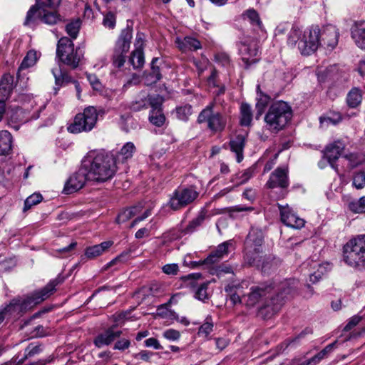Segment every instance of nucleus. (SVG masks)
I'll return each instance as SVG.
<instances>
[{"label": "nucleus", "mask_w": 365, "mask_h": 365, "mask_svg": "<svg viewBox=\"0 0 365 365\" xmlns=\"http://www.w3.org/2000/svg\"><path fill=\"white\" fill-rule=\"evenodd\" d=\"M296 282L294 279L281 282L277 289L264 284L252 287L247 296V305L253 307L261 304L262 309H267L272 314L278 312L285 298L294 291Z\"/></svg>", "instance_id": "f257e3e1"}, {"label": "nucleus", "mask_w": 365, "mask_h": 365, "mask_svg": "<svg viewBox=\"0 0 365 365\" xmlns=\"http://www.w3.org/2000/svg\"><path fill=\"white\" fill-rule=\"evenodd\" d=\"M82 163L93 182H106L114 176L117 170L114 155L103 151H90L83 158Z\"/></svg>", "instance_id": "f03ea898"}, {"label": "nucleus", "mask_w": 365, "mask_h": 365, "mask_svg": "<svg viewBox=\"0 0 365 365\" xmlns=\"http://www.w3.org/2000/svg\"><path fill=\"white\" fill-rule=\"evenodd\" d=\"M61 282L58 278L51 280L46 286L39 291L34 292L26 299L16 298L4 309L0 310V324L6 316L15 312H23L35 304H39L49 297L56 289V287Z\"/></svg>", "instance_id": "7ed1b4c3"}, {"label": "nucleus", "mask_w": 365, "mask_h": 365, "mask_svg": "<svg viewBox=\"0 0 365 365\" xmlns=\"http://www.w3.org/2000/svg\"><path fill=\"white\" fill-rule=\"evenodd\" d=\"M61 0H36V4L28 11L25 26H34L40 20L44 24L53 25L60 20L56 9Z\"/></svg>", "instance_id": "20e7f679"}, {"label": "nucleus", "mask_w": 365, "mask_h": 365, "mask_svg": "<svg viewBox=\"0 0 365 365\" xmlns=\"http://www.w3.org/2000/svg\"><path fill=\"white\" fill-rule=\"evenodd\" d=\"M292 115L291 107L286 102L279 101L273 103L264 116L267 129L272 133L279 132L286 126Z\"/></svg>", "instance_id": "39448f33"}, {"label": "nucleus", "mask_w": 365, "mask_h": 365, "mask_svg": "<svg viewBox=\"0 0 365 365\" xmlns=\"http://www.w3.org/2000/svg\"><path fill=\"white\" fill-rule=\"evenodd\" d=\"M344 259L351 267L365 264V235H358L344 245Z\"/></svg>", "instance_id": "423d86ee"}, {"label": "nucleus", "mask_w": 365, "mask_h": 365, "mask_svg": "<svg viewBox=\"0 0 365 365\" xmlns=\"http://www.w3.org/2000/svg\"><path fill=\"white\" fill-rule=\"evenodd\" d=\"M56 56L60 61L72 68H76L83 57L80 48H74L73 41L67 38H61L57 44Z\"/></svg>", "instance_id": "0eeeda50"}, {"label": "nucleus", "mask_w": 365, "mask_h": 365, "mask_svg": "<svg viewBox=\"0 0 365 365\" xmlns=\"http://www.w3.org/2000/svg\"><path fill=\"white\" fill-rule=\"evenodd\" d=\"M97 120L96 109L93 106L88 107L83 113L76 115L73 123L68 127V130L71 133L88 132L94 128Z\"/></svg>", "instance_id": "6e6552de"}, {"label": "nucleus", "mask_w": 365, "mask_h": 365, "mask_svg": "<svg viewBox=\"0 0 365 365\" xmlns=\"http://www.w3.org/2000/svg\"><path fill=\"white\" fill-rule=\"evenodd\" d=\"M132 37V29L130 28L127 27L121 31L114 48L113 56V63L114 66L120 68L124 65L126 53L130 49Z\"/></svg>", "instance_id": "1a4fd4ad"}, {"label": "nucleus", "mask_w": 365, "mask_h": 365, "mask_svg": "<svg viewBox=\"0 0 365 365\" xmlns=\"http://www.w3.org/2000/svg\"><path fill=\"white\" fill-rule=\"evenodd\" d=\"M198 196L195 187H179L170 196L168 203L173 210H178L192 202Z\"/></svg>", "instance_id": "9d476101"}, {"label": "nucleus", "mask_w": 365, "mask_h": 365, "mask_svg": "<svg viewBox=\"0 0 365 365\" xmlns=\"http://www.w3.org/2000/svg\"><path fill=\"white\" fill-rule=\"evenodd\" d=\"M320 46L319 29L312 26L304 32L299 42V50L302 55H310Z\"/></svg>", "instance_id": "9b49d317"}, {"label": "nucleus", "mask_w": 365, "mask_h": 365, "mask_svg": "<svg viewBox=\"0 0 365 365\" xmlns=\"http://www.w3.org/2000/svg\"><path fill=\"white\" fill-rule=\"evenodd\" d=\"M91 180L88 178V173L81 163V168L77 172L72 175L66 181L63 191L66 194H71L81 189L86 182Z\"/></svg>", "instance_id": "f8f14e48"}, {"label": "nucleus", "mask_w": 365, "mask_h": 365, "mask_svg": "<svg viewBox=\"0 0 365 365\" xmlns=\"http://www.w3.org/2000/svg\"><path fill=\"white\" fill-rule=\"evenodd\" d=\"M239 51L246 66L257 62L258 59L255 57L259 50L256 41L252 40L241 42L239 45Z\"/></svg>", "instance_id": "ddd939ff"}, {"label": "nucleus", "mask_w": 365, "mask_h": 365, "mask_svg": "<svg viewBox=\"0 0 365 365\" xmlns=\"http://www.w3.org/2000/svg\"><path fill=\"white\" fill-rule=\"evenodd\" d=\"M202 278V274L192 273L181 277L186 285L192 289L194 297L204 302L205 299V282L197 283V280Z\"/></svg>", "instance_id": "4468645a"}, {"label": "nucleus", "mask_w": 365, "mask_h": 365, "mask_svg": "<svg viewBox=\"0 0 365 365\" xmlns=\"http://www.w3.org/2000/svg\"><path fill=\"white\" fill-rule=\"evenodd\" d=\"M339 32L333 25L324 26L319 30L320 45L328 49L332 50L338 43Z\"/></svg>", "instance_id": "2eb2a0df"}, {"label": "nucleus", "mask_w": 365, "mask_h": 365, "mask_svg": "<svg viewBox=\"0 0 365 365\" xmlns=\"http://www.w3.org/2000/svg\"><path fill=\"white\" fill-rule=\"evenodd\" d=\"M282 222L287 227L300 229L304 225V220L299 217L288 206H279Z\"/></svg>", "instance_id": "dca6fc26"}, {"label": "nucleus", "mask_w": 365, "mask_h": 365, "mask_svg": "<svg viewBox=\"0 0 365 365\" xmlns=\"http://www.w3.org/2000/svg\"><path fill=\"white\" fill-rule=\"evenodd\" d=\"M287 168H277L270 175L267 182L269 188L282 187L286 188L289 185Z\"/></svg>", "instance_id": "f3484780"}, {"label": "nucleus", "mask_w": 365, "mask_h": 365, "mask_svg": "<svg viewBox=\"0 0 365 365\" xmlns=\"http://www.w3.org/2000/svg\"><path fill=\"white\" fill-rule=\"evenodd\" d=\"M344 148L345 145L344 143L341 140H336L326 148L325 156L331 167L335 170H337V166L335 165L334 162L339 158Z\"/></svg>", "instance_id": "a211bd4d"}, {"label": "nucleus", "mask_w": 365, "mask_h": 365, "mask_svg": "<svg viewBox=\"0 0 365 365\" xmlns=\"http://www.w3.org/2000/svg\"><path fill=\"white\" fill-rule=\"evenodd\" d=\"M207 88L215 96L223 94L225 91V85L218 78V73L213 66L210 68V74L207 78Z\"/></svg>", "instance_id": "6ab92c4d"}, {"label": "nucleus", "mask_w": 365, "mask_h": 365, "mask_svg": "<svg viewBox=\"0 0 365 365\" xmlns=\"http://www.w3.org/2000/svg\"><path fill=\"white\" fill-rule=\"evenodd\" d=\"M232 245V241L229 240L220 244L207 257V265L208 264L217 262L228 255L229 248Z\"/></svg>", "instance_id": "aec40b11"}, {"label": "nucleus", "mask_w": 365, "mask_h": 365, "mask_svg": "<svg viewBox=\"0 0 365 365\" xmlns=\"http://www.w3.org/2000/svg\"><path fill=\"white\" fill-rule=\"evenodd\" d=\"M264 242V232L262 229L252 227L246 239L247 246L254 247L256 252L259 251V247Z\"/></svg>", "instance_id": "412c9836"}, {"label": "nucleus", "mask_w": 365, "mask_h": 365, "mask_svg": "<svg viewBox=\"0 0 365 365\" xmlns=\"http://www.w3.org/2000/svg\"><path fill=\"white\" fill-rule=\"evenodd\" d=\"M121 334V331H114L112 328L108 329L95 338L94 344L98 348L109 345L117 338L120 337Z\"/></svg>", "instance_id": "4be33fe9"}, {"label": "nucleus", "mask_w": 365, "mask_h": 365, "mask_svg": "<svg viewBox=\"0 0 365 365\" xmlns=\"http://www.w3.org/2000/svg\"><path fill=\"white\" fill-rule=\"evenodd\" d=\"M351 37L359 48L365 49V21H357L354 24Z\"/></svg>", "instance_id": "5701e85b"}, {"label": "nucleus", "mask_w": 365, "mask_h": 365, "mask_svg": "<svg viewBox=\"0 0 365 365\" xmlns=\"http://www.w3.org/2000/svg\"><path fill=\"white\" fill-rule=\"evenodd\" d=\"M336 344V341L328 344L324 349H323L313 357L309 359L304 360L300 363H299L297 360H294L292 362V365H316L323 359L327 357V355L334 350Z\"/></svg>", "instance_id": "b1692460"}, {"label": "nucleus", "mask_w": 365, "mask_h": 365, "mask_svg": "<svg viewBox=\"0 0 365 365\" xmlns=\"http://www.w3.org/2000/svg\"><path fill=\"white\" fill-rule=\"evenodd\" d=\"M245 136L239 134L230 142L231 150L236 154L237 163L243 160V150L245 145Z\"/></svg>", "instance_id": "393cba45"}, {"label": "nucleus", "mask_w": 365, "mask_h": 365, "mask_svg": "<svg viewBox=\"0 0 365 365\" xmlns=\"http://www.w3.org/2000/svg\"><path fill=\"white\" fill-rule=\"evenodd\" d=\"M14 88V77L10 74H4L0 82V99H7Z\"/></svg>", "instance_id": "a878e982"}, {"label": "nucleus", "mask_w": 365, "mask_h": 365, "mask_svg": "<svg viewBox=\"0 0 365 365\" xmlns=\"http://www.w3.org/2000/svg\"><path fill=\"white\" fill-rule=\"evenodd\" d=\"M178 47L183 52L195 51L201 48L200 42L195 38L186 36L183 39L177 38Z\"/></svg>", "instance_id": "bb28decb"}, {"label": "nucleus", "mask_w": 365, "mask_h": 365, "mask_svg": "<svg viewBox=\"0 0 365 365\" xmlns=\"http://www.w3.org/2000/svg\"><path fill=\"white\" fill-rule=\"evenodd\" d=\"M135 151V146L132 142L126 143L120 149L119 152H118L114 155L116 164L118 163H123L128 159H130L133 157V153Z\"/></svg>", "instance_id": "cd10ccee"}, {"label": "nucleus", "mask_w": 365, "mask_h": 365, "mask_svg": "<svg viewBox=\"0 0 365 365\" xmlns=\"http://www.w3.org/2000/svg\"><path fill=\"white\" fill-rule=\"evenodd\" d=\"M112 245L113 242L105 241L101 244L88 247L85 250V255L88 259H93L102 255L106 250L111 247Z\"/></svg>", "instance_id": "c85d7f7f"}, {"label": "nucleus", "mask_w": 365, "mask_h": 365, "mask_svg": "<svg viewBox=\"0 0 365 365\" xmlns=\"http://www.w3.org/2000/svg\"><path fill=\"white\" fill-rule=\"evenodd\" d=\"M207 121L209 128L214 133L221 132L226 124L225 119L219 113L210 115Z\"/></svg>", "instance_id": "c756f323"}, {"label": "nucleus", "mask_w": 365, "mask_h": 365, "mask_svg": "<svg viewBox=\"0 0 365 365\" xmlns=\"http://www.w3.org/2000/svg\"><path fill=\"white\" fill-rule=\"evenodd\" d=\"M12 148V136L7 130L0 131V155L9 154Z\"/></svg>", "instance_id": "7c9ffc66"}, {"label": "nucleus", "mask_w": 365, "mask_h": 365, "mask_svg": "<svg viewBox=\"0 0 365 365\" xmlns=\"http://www.w3.org/2000/svg\"><path fill=\"white\" fill-rule=\"evenodd\" d=\"M257 103L256 108L257 110V118H258L264 112L265 108L268 105L270 98L268 95L263 93L260 91V86L257 85Z\"/></svg>", "instance_id": "2f4dec72"}, {"label": "nucleus", "mask_w": 365, "mask_h": 365, "mask_svg": "<svg viewBox=\"0 0 365 365\" xmlns=\"http://www.w3.org/2000/svg\"><path fill=\"white\" fill-rule=\"evenodd\" d=\"M362 101V93L358 88H353L347 94L346 102L350 108H355Z\"/></svg>", "instance_id": "473e14b6"}, {"label": "nucleus", "mask_w": 365, "mask_h": 365, "mask_svg": "<svg viewBox=\"0 0 365 365\" xmlns=\"http://www.w3.org/2000/svg\"><path fill=\"white\" fill-rule=\"evenodd\" d=\"M141 207L140 206H134L128 209L124 210L121 212H120L116 218V222L118 224H123L126 222L131 217L136 215L138 213L140 212Z\"/></svg>", "instance_id": "72a5a7b5"}, {"label": "nucleus", "mask_w": 365, "mask_h": 365, "mask_svg": "<svg viewBox=\"0 0 365 365\" xmlns=\"http://www.w3.org/2000/svg\"><path fill=\"white\" fill-rule=\"evenodd\" d=\"M158 58H153L151 62V71L146 76V81L148 84H153L157 83L159 80L161 79V73L160 71V68L158 66L155 65L157 61H158Z\"/></svg>", "instance_id": "f704fd0d"}, {"label": "nucleus", "mask_w": 365, "mask_h": 365, "mask_svg": "<svg viewBox=\"0 0 365 365\" xmlns=\"http://www.w3.org/2000/svg\"><path fill=\"white\" fill-rule=\"evenodd\" d=\"M36 60H37L36 52L33 50L29 51L27 53L26 56L23 59V61L19 68V70L17 72V78L19 79L20 73L23 69L33 66L36 63Z\"/></svg>", "instance_id": "c9c22d12"}, {"label": "nucleus", "mask_w": 365, "mask_h": 365, "mask_svg": "<svg viewBox=\"0 0 365 365\" xmlns=\"http://www.w3.org/2000/svg\"><path fill=\"white\" fill-rule=\"evenodd\" d=\"M241 118L240 123L242 125L248 126L251 124L252 120V112L251 106L246 103H242L240 106Z\"/></svg>", "instance_id": "e433bc0d"}, {"label": "nucleus", "mask_w": 365, "mask_h": 365, "mask_svg": "<svg viewBox=\"0 0 365 365\" xmlns=\"http://www.w3.org/2000/svg\"><path fill=\"white\" fill-rule=\"evenodd\" d=\"M129 62L134 68H140L145 63L143 49H135L130 58Z\"/></svg>", "instance_id": "4c0bfd02"}, {"label": "nucleus", "mask_w": 365, "mask_h": 365, "mask_svg": "<svg viewBox=\"0 0 365 365\" xmlns=\"http://www.w3.org/2000/svg\"><path fill=\"white\" fill-rule=\"evenodd\" d=\"M304 32L296 26H293L289 32L287 43L292 47H294L297 43L299 45V41L303 36Z\"/></svg>", "instance_id": "58836bf2"}, {"label": "nucleus", "mask_w": 365, "mask_h": 365, "mask_svg": "<svg viewBox=\"0 0 365 365\" xmlns=\"http://www.w3.org/2000/svg\"><path fill=\"white\" fill-rule=\"evenodd\" d=\"M51 71L57 86H62L64 83L71 81V76L66 71H63L60 66L53 68Z\"/></svg>", "instance_id": "ea45409f"}, {"label": "nucleus", "mask_w": 365, "mask_h": 365, "mask_svg": "<svg viewBox=\"0 0 365 365\" xmlns=\"http://www.w3.org/2000/svg\"><path fill=\"white\" fill-rule=\"evenodd\" d=\"M120 124L122 129L125 132L136 129L138 123L129 114L120 115Z\"/></svg>", "instance_id": "a19ab883"}, {"label": "nucleus", "mask_w": 365, "mask_h": 365, "mask_svg": "<svg viewBox=\"0 0 365 365\" xmlns=\"http://www.w3.org/2000/svg\"><path fill=\"white\" fill-rule=\"evenodd\" d=\"M242 16L245 20H248L252 26H255L259 29L262 28V21L258 13L255 10L249 9L242 14Z\"/></svg>", "instance_id": "79ce46f5"}, {"label": "nucleus", "mask_w": 365, "mask_h": 365, "mask_svg": "<svg viewBox=\"0 0 365 365\" xmlns=\"http://www.w3.org/2000/svg\"><path fill=\"white\" fill-rule=\"evenodd\" d=\"M312 267L314 269L317 268V270L309 274V280L312 283H316L326 273L327 269L324 265L317 262H313Z\"/></svg>", "instance_id": "37998d69"}, {"label": "nucleus", "mask_w": 365, "mask_h": 365, "mask_svg": "<svg viewBox=\"0 0 365 365\" xmlns=\"http://www.w3.org/2000/svg\"><path fill=\"white\" fill-rule=\"evenodd\" d=\"M207 272L210 274H216L217 277H222L225 274H232L233 271L231 267L227 264H221L215 267L207 266Z\"/></svg>", "instance_id": "c03bdc74"}, {"label": "nucleus", "mask_w": 365, "mask_h": 365, "mask_svg": "<svg viewBox=\"0 0 365 365\" xmlns=\"http://www.w3.org/2000/svg\"><path fill=\"white\" fill-rule=\"evenodd\" d=\"M175 113L179 120L187 121L192 114V107L188 104L179 106L176 108Z\"/></svg>", "instance_id": "a18cd8bd"}, {"label": "nucleus", "mask_w": 365, "mask_h": 365, "mask_svg": "<svg viewBox=\"0 0 365 365\" xmlns=\"http://www.w3.org/2000/svg\"><path fill=\"white\" fill-rule=\"evenodd\" d=\"M349 208L355 213L365 212V196L349 203Z\"/></svg>", "instance_id": "49530a36"}, {"label": "nucleus", "mask_w": 365, "mask_h": 365, "mask_svg": "<svg viewBox=\"0 0 365 365\" xmlns=\"http://www.w3.org/2000/svg\"><path fill=\"white\" fill-rule=\"evenodd\" d=\"M148 101L147 99V95L145 92L140 94L138 100L133 102L130 105V108L134 111H139L143 108H148Z\"/></svg>", "instance_id": "de8ad7c7"}, {"label": "nucleus", "mask_w": 365, "mask_h": 365, "mask_svg": "<svg viewBox=\"0 0 365 365\" xmlns=\"http://www.w3.org/2000/svg\"><path fill=\"white\" fill-rule=\"evenodd\" d=\"M149 120L153 125L160 127L165 123V115L162 113L161 110H151Z\"/></svg>", "instance_id": "09e8293b"}, {"label": "nucleus", "mask_w": 365, "mask_h": 365, "mask_svg": "<svg viewBox=\"0 0 365 365\" xmlns=\"http://www.w3.org/2000/svg\"><path fill=\"white\" fill-rule=\"evenodd\" d=\"M43 197L40 193H34L28 197L24 202V211H26L31 208L32 206L41 202Z\"/></svg>", "instance_id": "8fccbe9b"}, {"label": "nucleus", "mask_w": 365, "mask_h": 365, "mask_svg": "<svg viewBox=\"0 0 365 365\" xmlns=\"http://www.w3.org/2000/svg\"><path fill=\"white\" fill-rule=\"evenodd\" d=\"M344 157L349 160L351 168L358 166L365 160L364 155L360 153H350L349 155H346Z\"/></svg>", "instance_id": "3c124183"}, {"label": "nucleus", "mask_w": 365, "mask_h": 365, "mask_svg": "<svg viewBox=\"0 0 365 365\" xmlns=\"http://www.w3.org/2000/svg\"><path fill=\"white\" fill-rule=\"evenodd\" d=\"M81 22L79 20H76L68 24L66 26L67 34L73 39L76 38L79 32Z\"/></svg>", "instance_id": "603ef678"}, {"label": "nucleus", "mask_w": 365, "mask_h": 365, "mask_svg": "<svg viewBox=\"0 0 365 365\" xmlns=\"http://www.w3.org/2000/svg\"><path fill=\"white\" fill-rule=\"evenodd\" d=\"M40 345L29 344L25 349V356L23 359L19 361L18 364H22L29 357L34 356L36 354H39L41 351Z\"/></svg>", "instance_id": "864d4df0"}, {"label": "nucleus", "mask_w": 365, "mask_h": 365, "mask_svg": "<svg viewBox=\"0 0 365 365\" xmlns=\"http://www.w3.org/2000/svg\"><path fill=\"white\" fill-rule=\"evenodd\" d=\"M352 184L358 190L364 188L365 187V172L359 171L355 173L353 176Z\"/></svg>", "instance_id": "5fc2aeb1"}, {"label": "nucleus", "mask_w": 365, "mask_h": 365, "mask_svg": "<svg viewBox=\"0 0 365 365\" xmlns=\"http://www.w3.org/2000/svg\"><path fill=\"white\" fill-rule=\"evenodd\" d=\"M205 215L202 212L197 217H196L195 219H194L192 221H191L190 222V224L187 225V227L185 230V232H192L193 231H195L197 229V227H198L199 226H201L202 225V223L204 222V220H205Z\"/></svg>", "instance_id": "6e6d98bb"}, {"label": "nucleus", "mask_w": 365, "mask_h": 365, "mask_svg": "<svg viewBox=\"0 0 365 365\" xmlns=\"http://www.w3.org/2000/svg\"><path fill=\"white\" fill-rule=\"evenodd\" d=\"M228 344V341L225 339L217 338L213 339H209V347L212 348L215 346L218 351H222Z\"/></svg>", "instance_id": "4d7b16f0"}, {"label": "nucleus", "mask_w": 365, "mask_h": 365, "mask_svg": "<svg viewBox=\"0 0 365 365\" xmlns=\"http://www.w3.org/2000/svg\"><path fill=\"white\" fill-rule=\"evenodd\" d=\"M147 99L148 101V105L152 108V110H161L160 106L163 103V98L160 96L155 95L150 97L147 96Z\"/></svg>", "instance_id": "13d9d810"}, {"label": "nucleus", "mask_w": 365, "mask_h": 365, "mask_svg": "<svg viewBox=\"0 0 365 365\" xmlns=\"http://www.w3.org/2000/svg\"><path fill=\"white\" fill-rule=\"evenodd\" d=\"M225 292L230 296V299L232 304L235 305L241 302V296L234 292L233 285H227L225 287Z\"/></svg>", "instance_id": "bf43d9fd"}, {"label": "nucleus", "mask_w": 365, "mask_h": 365, "mask_svg": "<svg viewBox=\"0 0 365 365\" xmlns=\"http://www.w3.org/2000/svg\"><path fill=\"white\" fill-rule=\"evenodd\" d=\"M86 78L88 81H89L91 86L93 88V90L96 91H101L103 86L101 83L100 82L99 79L95 74L92 73H86Z\"/></svg>", "instance_id": "052dcab7"}, {"label": "nucleus", "mask_w": 365, "mask_h": 365, "mask_svg": "<svg viewBox=\"0 0 365 365\" xmlns=\"http://www.w3.org/2000/svg\"><path fill=\"white\" fill-rule=\"evenodd\" d=\"M103 24L106 27L113 29L115 26V16L112 12H108L103 18Z\"/></svg>", "instance_id": "680f3d73"}, {"label": "nucleus", "mask_w": 365, "mask_h": 365, "mask_svg": "<svg viewBox=\"0 0 365 365\" xmlns=\"http://www.w3.org/2000/svg\"><path fill=\"white\" fill-rule=\"evenodd\" d=\"M215 61L222 66H226L230 63V57L225 53H218L215 55Z\"/></svg>", "instance_id": "e2e57ef3"}, {"label": "nucleus", "mask_w": 365, "mask_h": 365, "mask_svg": "<svg viewBox=\"0 0 365 365\" xmlns=\"http://www.w3.org/2000/svg\"><path fill=\"white\" fill-rule=\"evenodd\" d=\"M163 335L165 339L172 341L178 340L180 336V332L173 329L165 330Z\"/></svg>", "instance_id": "0e129e2a"}, {"label": "nucleus", "mask_w": 365, "mask_h": 365, "mask_svg": "<svg viewBox=\"0 0 365 365\" xmlns=\"http://www.w3.org/2000/svg\"><path fill=\"white\" fill-rule=\"evenodd\" d=\"M254 170L255 168L253 167H250L246 169L239 177V179L240 180V184H244L247 182L252 177Z\"/></svg>", "instance_id": "69168bd1"}, {"label": "nucleus", "mask_w": 365, "mask_h": 365, "mask_svg": "<svg viewBox=\"0 0 365 365\" xmlns=\"http://www.w3.org/2000/svg\"><path fill=\"white\" fill-rule=\"evenodd\" d=\"M162 269L166 274L175 275L178 272V265L177 264H168L164 265Z\"/></svg>", "instance_id": "338daca9"}, {"label": "nucleus", "mask_w": 365, "mask_h": 365, "mask_svg": "<svg viewBox=\"0 0 365 365\" xmlns=\"http://www.w3.org/2000/svg\"><path fill=\"white\" fill-rule=\"evenodd\" d=\"M154 354L151 351H147V350H143L140 352L134 354V358L136 359H140L144 361H149L150 357Z\"/></svg>", "instance_id": "774afa93"}]
</instances>
